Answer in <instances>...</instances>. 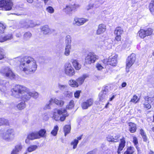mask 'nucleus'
<instances>
[{
    "instance_id": "44",
    "label": "nucleus",
    "mask_w": 154,
    "mask_h": 154,
    "mask_svg": "<svg viewBox=\"0 0 154 154\" xmlns=\"http://www.w3.org/2000/svg\"><path fill=\"white\" fill-rule=\"evenodd\" d=\"M3 51V49L0 47V60L4 59L5 57V54Z\"/></svg>"
},
{
    "instance_id": "6",
    "label": "nucleus",
    "mask_w": 154,
    "mask_h": 154,
    "mask_svg": "<svg viewBox=\"0 0 154 154\" xmlns=\"http://www.w3.org/2000/svg\"><path fill=\"white\" fill-rule=\"evenodd\" d=\"M98 59V56L94 52H89L85 58L84 65H91L92 63H94Z\"/></svg>"
},
{
    "instance_id": "23",
    "label": "nucleus",
    "mask_w": 154,
    "mask_h": 154,
    "mask_svg": "<svg viewBox=\"0 0 154 154\" xmlns=\"http://www.w3.org/2000/svg\"><path fill=\"white\" fill-rule=\"evenodd\" d=\"M72 63L76 70H78L81 69V65L79 63L77 60L74 59L73 60Z\"/></svg>"
},
{
    "instance_id": "42",
    "label": "nucleus",
    "mask_w": 154,
    "mask_h": 154,
    "mask_svg": "<svg viewBox=\"0 0 154 154\" xmlns=\"http://www.w3.org/2000/svg\"><path fill=\"white\" fill-rule=\"evenodd\" d=\"M22 148V146H16L15 148V149L13 150L11 154H17V152L18 151V149H21Z\"/></svg>"
},
{
    "instance_id": "27",
    "label": "nucleus",
    "mask_w": 154,
    "mask_h": 154,
    "mask_svg": "<svg viewBox=\"0 0 154 154\" xmlns=\"http://www.w3.org/2000/svg\"><path fill=\"white\" fill-rule=\"evenodd\" d=\"M70 130L71 127L70 125H66L64 126L63 127V131L65 136L70 132Z\"/></svg>"
},
{
    "instance_id": "5",
    "label": "nucleus",
    "mask_w": 154,
    "mask_h": 154,
    "mask_svg": "<svg viewBox=\"0 0 154 154\" xmlns=\"http://www.w3.org/2000/svg\"><path fill=\"white\" fill-rule=\"evenodd\" d=\"M0 136L3 140L9 141L15 137V132L13 128H9L1 129L0 130Z\"/></svg>"
},
{
    "instance_id": "62",
    "label": "nucleus",
    "mask_w": 154,
    "mask_h": 154,
    "mask_svg": "<svg viewBox=\"0 0 154 154\" xmlns=\"http://www.w3.org/2000/svg\"><path fill=\"white\" fill-rule=\"evenodd\" d=\"M153 122H154V115L153 116Z\"/></svg>"
},
{
    "instance_id": "55",
    "label": "nucleus",
    "mask_w": 154,
    "mask_h": 154,
    "mask_svg": "<svg viewBox=\"0 0 154 154\" xmlns=\"http://www.w3.org/2000/svg\"><path fill=\"white\" fill-rule=\"evenodd\" d=\"M109 104V102H108L106 104V105L104 107L105 108H107L108 107V105Z\"/></svg>"
},
{
    "instance_id": "37",
    "label": "nucleus",
    "mask_w": 154,
    "mask_h": 154,
    "mask_svg": "<svg viewBox=\"0 0 154 154\" xmlns=\"http://www.w3.org/2000/svg\"><path fill=\"white\" fill-rule=\"evenodd\" d=\"M139 101V99L138 97L136 95H133L132 98L131 99L130 102L136 104L138 103Z\"/></svg>"
},
{
    "instance_id": "17",
    "label": "nucleus",
    "mask_w": 154,
    "mask_h": 154,
    "mask_svg": "<svg viewBox=\"0 0 154 154\" xmlns=\"http://www.w3.org/2000/svg\"><path fill=\"white\" fill-rule=\"evenodd\" d=\"M4 71L5 72L2 73L4 75L11 79H14L15 78V74L9 68H5L4 69Z\"/></svg>"
},
{
    "instance_id": "11",
    "label": "nucleus",
    "mask_w": 154,
    "mask_h": 154,
    "mask_svg": "<svg viewBox=\"0 0 154 154\" xmlns=\"http://www.w3.org/2000/svg\"><path fill=\"white\" fill-rule=\"evenodd\" d=\"M80 5L78 4H74L73 5L69 4L66 5L63 8V10L66 12L69 13L72 11H75L79 8Z\"/></svg>"
},
{
    "instance_id": "28",
    "label": "nucleus",
    "mask_w": 154,
    "mask_h": 154,
    "mask_svg": "<svg viewBox=\"0 0 154 154\" xmlns=\"http://www.w3.org/2000/svg\"><path fill=\"white\" fill-rule=\"evenodd\" d=\"M69 85L72 88H77L78 87V85L76 80L70 79L69 81Z\"/></svg>"
},
{
    "instance_id": "50",
    "label": "nucleus",
    "mask_w": 154,
    "mask_h": 154,
    "mask_svg": "<svg viewBox=\"0 0 154 154\" xmlns=\"http://www.w3.org/2000/svg\"><path fill=\"white\" fill-rule=\"evenodd\" d=\"M140 134L141 136L146 134V133L144 131V130L142 129H141L140 130Z\"/></svg>"
},
{
    "instance_id": "63",
    "label": "nucleus",
    "mask_w": 154,
    "mask_h": 154,
    "mask_svg": "<svg viewBox=\"0 0 154 154\" xmlns=\"http://www.w3.org/2000/svg\"><path fill=\"white\" fill-rule=\"evenodd\" d=\"M153 56H154V52H153Z\"/></svg>"
},
{
    "instance_id": "60",
    "label": "nucleus",
    "mask_w": 154,
    "mask_h": 154,
    "mask_svg": "<svg viewBox=\"0 0 154 154\" xmlns=\"http://www.w3.org/2000/svg\"><path fill=\"white\" fill-rule=\"evenodd\" d=\"M65 86L64 85H62L60 86V87L62 88H65Z\"/></svg>"
},
{
    "instance_id": "25",
    "label": "nucleus",
    "mask_w": 154,
    "mask_h": 154,
    "mask_svg": "<svg viewBox=\"0 0 154 154\" xmlns=\"http://www.w3.org/2000/svg\"><path fill=\"white\" fill-rule=\"evenodd\" d=\"M124 32L123 28L120 26H117L114 30L115 35H122Z\"/></svg>"
},
{
    "instance_id": "53",
    "label": "nucleus",
    "mask_w": 154,
    "mask_h": 154,
    "mask_svg": "<svg viewBox=\"0 0 154 154\" xmlns=\"http://www.w3.org/2000/svg\"><path fill=\"white\" fill-rule=\"evenodd\" d=\"M26 1L29 3L31 4L33 2V0H26Z\"/></svg>"
},
{
    "instance_id": "43",
    "label": "nucleus",
    "mask_w": 154,
    "mask_h": 154,
    "mask_svg": "<svg viewBox=\"0 0 154 154\" xmlns=\"http://www.w3.org/2000/svg\"><path fill=\"white\" fill-rule=\"evenodd\" d=\"M81 92V90L76 91L74 93V97L76 99H79L80 96V93Z\"/></svg>"
},
{
    "instance_id": "54",
    "label": "nucleus",
    "mask_w": 154,
    "mask_h": 154,
    "mask_svg": "<svg viewBox=\"0 0 154 154\" xmlns=\"http://www.w3.org/2000/svg\"><path fill=\"white\" fill-rule=\"evenodd\" d=\"M82 135H81L79 137H78L77 138V140H78V141H79V140H81L82 138Z\"/></svg>"
},
{
    "instance_id": "26",
    "label": "nucleus",
    "mask_w": 154,
    "mask_h": 154,
    "mask_svg": "<svg viewBox=\"0 0 154 154\" xmlns=\"http://www.w3.org/2000/svg\"><path fill=\"white\" fill-rule=\"evenodd\" d=\"M135 152V149L134 147L132 146H129L128 147L124 152L126 154H133Z\"/></svg>"
},
{
    "instance_id": "46",
    "label": "nucleus",
    "mask_w": 154,
    "mask_h": 154,
    "mask_svg": "<svg viewBox=\"0 0 154 154\" xmlns=\"http://www.w3.org/2000/svg\"><path fill=\"white\" fill-rule=\"evenodd\" d=\"M12 38V35L11 34H8L5 36L3 37V39L5 40H8L11 39Z\"/></svg>"
},
{
    "instance_id": "31",
    "label": "nucleus",
    "mask_w": 154,
    "mask_h": 154,
    "mask_svg": "<svg viewBox=\"0 0 154 154\" xmlns=\"http://www.w3.org/2000/svg\"><path fill=\"white\" fill-rule=\"evenodd\" d=\"M8 120L3 118H0V126L9 125Z\"/></svg>"
},
{
    "instance_id": "35",
    "label": "nucleus",
    "mask_w": 154,
    "mask_h": 154,
    "mask_svg": "<svg viewBox=\"0 0 154 154\" xmlns=\"http://www.w3.org/2000/svg\"><path fill=\"white\" fill-rule=\"evenodd\" d=\"M116 36L114 39L115 44H117L119 42H121L122 40V35H115Z\"/></svg>"
},
{
    "instance_id": "45",
    "label": "nucleus",
    "mask_w": 154,
    "mask_h": 154,
    "mask_svg": "<svg viewBox=\"0 0 154 154\" xmlns=\"http://www.w3.org/2000/svg\"><path fill=\"white\" fill-rule=\"evenodd\" d=\"M46 10L47 11L50 13H53L54 12V8L51 6H49L46 8Z\"/></svg>"
},
{
    "instance_id": "24",
    "label": "nucleus",
    "mask_w": 154,
    "mask_h": 154,
    "mask_svg": "<svg viewBox=\"0 0 154 154\" xmlns=\"http://www.w3.org/2000/svg\"><path fill=\"white\" fill-rule=\"evenodd\" d=\"M39 139L41 137H45L46 135V130L45 129H41L37 132Z\"/></svg>"
},
{
    "instance_id": "15",
    "label": "nucleus",
    "mask_w": 154,
    "mask_h": 154,
    "mask_svg": "<svg viewBox=\"0 0 154 154\" xmlns=\"http://www.w3.org/2000/svg\"><path fill=\"white\" fill-rule=\"evenodd\" d=\"M64 101L62 100H59L55 98H51L49 101V104L47 106H50V105H52L53 103H55L56 105L61 107L64 104Z\"/></svg>"
},
{
    "instance_id": "57",
    "label": "nucleus",
    "mask_w": 154,
    "mask_h": 154,
    "mask_svg": "<svg viewBox=\"0 0 154 154\" xmlns=\"http://www.w3.org/2000/svg\"><path fill=\"white\" fill-rule=\"evenodd\" d=\"M149 154H154V152L151 150H150Z\"/></svg>"
},
{
    "instance_id": "9",
    "label": "nucleus",
    "mask_w": 154,
    "mask_h": 154,
    "mask_svg": "<svg viewBox=\"0 0 154 154\" xmlns=\"http://www.w3.org/2000/svg\"><path fill=\"white\" fill-rule=\"evenodd\" d=\"M13 3L11 0H0V8H4L6 11H9L12 8Z\"/></svg>"
},
{
    "instance_id": "56",
    "label": "nucleus",
    "mask_w": 154,
    "mask_h": 154,
    "mask_svg": "<svg viewBox=\"0 0 154 154\" xmlns=\"http://www.w3.org/2000/svg\"><path fill=\"white\" fill-rule=\"evenodd\" d=\"M87 154H94V153L93 151H90L88 152Z\"/></svg>"
},
{
    "instance_id": "1",
    "label": "nucleus",
    "mask_w": 154,
    "mask_h": 154,
    "mask_svg": "<svg viewBox=\"0 0 154 154\" xmlns=\"http://www.w3.org/2000/svg\"><path fill=\"white\" fill-rule=\"evenodd\" d=\"M29 90L26 87L20 85H17L11 89V95L16 98L20 99L22 101H27L31 97H34L36 93L29 92Z\"/></svg>"
},
{
    "instance_id": "4",
    "label": "nucleus",
    "mask_w": 154,
    "mask_h": 154,
    "mask_svg": "<svg viewBox=\"0 0 154 154\" xmlns=\"http://www.w3.org/2000/svg\"><path fill=\"white\" fill-rule=\"evenodd\" d=\"M120 135L119 134H116L114 137L111 135H108L106 137V140L109 142L117 143L119 140L117 152L118 154H120L121 152L125 148L126 145V139L124 137H122L119 139Z\"/></svg>"
},
{
    "instance_id": "29",
    "label": "nucleus",
    "mask_w": 154,
    "mask_h": 154,
    "mask_svg": "<svg viewBox=\"0 0 154 154\" xmlns=\"http://www.w3.org/2000/svg\"><path fill=\"white\" fill-rule=\"evenodd\" d=\"M132 142L134 143V145L135 146L136 149H137V151L138 152L140 149L138 146L139 144L138 139L136 136L133 137Z\"/></svg>"
},
{
    "instance_id": "10",
    "label": "nucleus",
    "mask_w": 154,
    "mask_h": 154,
    "mask_svg": "<svg viewBox=\"0 0 154 154\" xmlns=\"http://www.w3.org/2000/svg\"><path fill=\"white\" fill-rule=\"evenodd\" d=\"M71 36L69 35H67L65 40L66 46L64 52V54L66 56H68L70 54V50L71 49Z\"/></svg>"
},
{
    "instance_id": "49",
    "label": "nucleus",
    "mask_w": 154,
    "mask_h": 154,
    "mask_svg": "<svg viewBox=\"0 0 154 154\" xmlns=\"http://www.w3.org/2000/svg\"><path fill=\"white\" fill-rule=\"evenodd\" d=\"M96 67L98 70H100L102 69L103 67L99 63H97L96 65Z\"/></svg>"
},
{
    "instance_id": "3",
    "label": "nucleus",
    "mask_w": 154,
    "mask_h": 154,
    "mask_svg": "<svg viewBox=\"0 0 154 154\" xmlns=\"http://www.w3.org/2000/svg\"><path fill=\"white\" fill-rule=\"evenodd\" d=\"M74 106V101L73 100H71L66 106V108L54 109L52 113V118L56 121H64L66 119V118L69 116L67 109H72Z\"/></svg>"
},
{
    "instance_id": "59",
    "label": "nucleus",
    "mask_w": 154,
    "mask_h": 154,
    "mask_svg": "<svg viewBox=\"0 0 154 154\" xmlns=\"http://www.w3.org/2000/svg\"><path fill=\"white\" fill-rule=\"evenodd\" d=\"M68 94H69V96H72V92H70L69 94H67V96Z\"/></svg>"
},
{
    "instance_id": "19",
    "label": "nucleus",
    "mask_w": 154,
    "mask_h": 154,
    "mask_svg": "<svg viewBox=\"0 0 154 154\" xmlns=\"http://www.w3.org/2000/svg\"><path fill=\"white\" fill-rule=\"evenodd\" d=\"M107 64L111 65L113 66H116L117 63V57L114 56L112 57H109L107 62Z\"/></svg>"
},
{
    "instance_id": "7",
    "label": "nucleus",
    "mask_w": 154,
    "mask_h": 154,
    "mask_svg": "<svg viewBox=\"0 0 154 154\" xmlns=\"http://www.w3.org/2000/svg\"><path fill=\"white\" fill-rule=\"evenodd\" d=\"M64 71L65 75L69 77H72L74 75L75 73L74 69L69 63H66L65 65Z\"/></svg>"
},
{
    "instance_id": "2",
    "label": "nucleus",
    "mask_w": 154,
    "mask_h": 154,
    "mask_svg": "<svg viewBox=\"0 0 154 154\" xmlns=\"http://www.w3.org/2000/svg\"><path fill=\"white\" fill-rule=\"evenodd\" d=\"M20 64L18 68L20 70L30 74L36 70L37 65L34 59L29 56H25L19 59Z\"/></svg>"
},
{
    "instance_id": "61",
    "label": "nucleus",
    "mask_w": 154,
    "mask_h": 154,
    "mask_svg": "<svg viewBox=\"0 0 154 154\" xmlns=\"http://www.w3.org/2000/svg\"><path fill=\"white\" fill-rule=\"evenodd\" d=\"M152 131L154 132V127H153L152 128Z\"/></svg>"
},
{
    "instance_id": "8",
    "label": "nucleus",
    "mask_w": 154,
    "mask_h": 154,
    "mask_svg": "<svg viewBox=\"0 0 154 154\" xmlns=\"http://www.w3.org/2000/svg\"><path fill=\"white\" fill-rule=\"evenodd\" d=\"M153 29L151 28H148L146 30L140 29L138 32L139 37L144 38L146 36L151 35L153 33Z\"/></svg>"
},
{
    "instance_id": "48",
    "label": "nucleus",
    "mask_w": 154,
    "mask_h": 154,
    "mask_svg": "<svg viewBox=\"0 0 154 154\" xmlns=\"http://www.w3.org/2000/svg\"><path fill=\"white\" fill-rule=\"evenodd\" d=\"M143 141L145 142H147L148 143H149V141H148V139L147 137V136L146 135V134L144 135V136H142Z\"/></svg>"
},
{
    "instance_id": "38",
    "label": "nucleus",
    "mask_w": 154,
    "mask_h": 154,
    "mask_svg": "<svg viewBox=\"0 0 154 154\" xmlns=\"http://www.w3.org/2000/svg\"><path fill=\"white\" fill-rule=\"evenodd\" d=\"M149 9L151 12H154V1L152 0L149 5Z\"/></svg>"
},
{
    "instance_id": "40",
    "label": "nucleus",
    "mask_w": 154,
    "mask_h": 154,
    "mask_svg": "<svg viewBox=\"0 0 154 154\" xmlns=\"http://www.w3.org/2000/svg\"><path fill=\"white\" fill-rule=\"evenodd\" d=\"M32 37L31 33L29 32H26L23 35L24 38L28 40L30 38Z\"/></svg>"
},
{
    "instance_id": "64",
    "label": "nucleus",
    "mask_w": 154,
    "mask_h": 154,
    "mask_svg": "<svg viewBox=\"0 0 154 154\" xmlns=\"http://www.w3.org/2000/svg\"><path fill=\"white\" fill-rule=\"evenodd\" d=\"M125 154V153L124 152V154Z\"/></svg>"
},
{
    "instance_id": "21",
    "label": "nucleus",
    "mask_w": 154,
    "mask_h": 154,
    "mask_svg": "<svg viewBox=\"0 0 154 154\" xmlns=\"http://www.w3.org/2000/svg\"><path fill=\"white\" fill-rule=\"evenodd\" d=\"M41 31L43 34L46 35L51 32V30L48 25H45L40 28Z\"/></svg>"
},
{
    "instance_id": "13",
    "label": "nucleus",
    "mask_w": 154,
    "mask_h": 154,
    "mask_svg": "<svg viewBox=\"0 0 154 154\" xmlns=\"http://www.w3.org/2000/svg\"><path fill=\"white\" fill-rule=\"evenodd\" d=\"M88 20L87 19L75 17L74 18L73 24L74 25L79 26L83 25Z\"/></svg>"
},
{
    "instance_id": "34",
    "label": "nucleus",
    "mask_w": 154,
    "mask_h": 154,
    "mask_svg": "<svg viewBox=\"0 0 154 154\" xmlns=\"http://www.w3.org/2000/svg\"><path fill=\"white\" fill-rule=\"evenodd\" d=\"M134 63V62H133L127 58L126 61V69H129L133 65Z\"/></svg>"
},
{
    "instance_id": "30",
    "label": "nucleus",
    "mask_w": 154,
    "mask_h": 154,
    "mask_svg": "<svg viewBox=\"0 0 154 154\" xmlns=\"http://www.w3.org/2000/svg\"><path fill=\"white\" fill-rule=\"evenodd\" d=\"M85 77L84 76H82L76 79V81L79 86L82 85L84 82L85 80Z\"/></svg>"
},
{
    "instance_id": "14",
    "label": "nucleus",
    "mask_w": 154,
    "mask_h": 154,
    "mask_svg": "<svg viewBox=\"0 0 154 154\" xmlns=\"http://www.w3.org/2000/svg\"><path fill=\"white\" fill-rule=\"evenodd\" d=\"M38 139H39V137L37 134V132H31L28 134L27 138L25 140V142L27 143L29 140H33Z\"/></svg>"
},
{
    "instance_id": "36",
    "label": "nucleus",
    "mask_w": 154,
    "mask_h": 154,
    "mask_svg": "<svg viewBox=\"0 0 154 154\" xmlns=\"http://www.w3.org/2000/svg\"><path fill=\"white\" fill-rule=\"evenodd\" d=\"M127 58L134 63L136 59V55L134 53H132Z\"/></svg>"
},
{
    "instance_id": "22",
    "label": "nucleus",
    "mask_w": 154,
    "mask_h": 154,
    "mask_svg": "<svg viewBox=\"0 0 154 154\" xmlns=\"http://www.w3.org/2000/svg\"><path fill=\"white\" fill-rule=\"evenodd\" d=\"M107 94V91H106L105 89L101 91L98 95L99 101H102L105 98Z\"/></svg>"
},
{
    "instance_id": "12",
    "label": "nucleus",
    "mask_w": 154,
    "mask_h": 154,
    "mask_svg": "<svg viewBox=\"0 0 154 154\" xmlns=\"http://www.w3.org/2000/svg\"><path fill=\"white\" fill-rule=\"evenodd\" d=\"M154 99V97H149L148 96H146L144 97L145 103H143V107L147 110L151 108V106L150 103H151L153 101V100Z\"/></svg>"
},
{
    "instance_id": "33",
    "label": "nucleus",
    "mask_w": 154,
    "mask_h": 154,
    "mask_svg": "<svg viewBox=\"0 0 154 154\" xmlns=\"http://www.w3.org/2000/svg\"><path fill=\"white\" fill-rule=\"evenodd\" d=\"M59 130V128L57 125H55L51 132V134L54 136H56L57 133Z\"/></svg>"
},
{
    "instance_id": "41",
    "label": "nucleus",
    "mask_w": 154,
    "mask_h": 154,
    "mask_svg": "<svg viewBox=\"0 0 154 154\" xmlns=\"http://www.w3.org/2000/svg\"><path fill=\"white\" fill-rule=\"evenodd\" d=\"M79 143L78 140L76 139H75L71 143V144L73 146V148L75 149L77 146V145Z\"/></svg>"
},
{
    "instance_id": "32",
    "label": "nucleus",
    "mask_w": 154,
    "mask_h": 154,
    "mask_svg": "<svg viewBox=\"0 0 154 154\" xmlns=\"http://www.w3.org/2000/svg\"><path fill=\"white\" fill-rule=\"evenodd\" d=\"M20 103H18L17 105V107L19 110H21L24 108L25 107V102L26 101H22Z\"/></svg>"
},
{
    "instance_id": "20",
    "label": "nucleus",
    "mask_w": 154,
    "mask_h": 154,
    "mask_svg": "<svg viewBox=\"0 0 154 154\" xmlns=\"http://www.w3.org/2000/svg\"><path fill=\"white\" fill-rule=\"evenodd\" d=\"M129 126V131L131 133L135 132L137 130L136 124L132 122H129L128 123Z\"/></svg>"
},
{
    "instance_id": "39",
    "label": "nucleus",
    "mask_w": 154,
    "mask_h": 154,
    "mask_svg": "<svg viewBox=\"0 0 154 154\" xmlns=\"http://www.w3.org/2000/svg\"><path fill=\"white\" fill-rule=\"evenodd\" d=\"M37 148V146L35 145H32L29 146L27 149L28 152H30L34 151Z\"/></svg>"
},
{
    "instance_id": "16",
    "label": "nucleus",
    "mask_w": 154,
    "mask_h": 154,
    "mask_svg": "<svg viewBox=\"0 0 154 154\" xmlns=\"http://www.w3.org/2000/svg\"><path fill=\"white\" fill-rule=\"evenodd\" d=\"M93 103V100L92 99L90 98L83 102L81 104V107L83 109H85L92 106Z\"/></svg>"
},
{
    "instance_id": "51",
    "label": "nucleus",
    "mask_w": 154,
    "mask_h": 154,
    "mask_svg": "<svg viewBox=\"0 0 154 154\" xmlns=\"http://www.w3.org/2000/svg\"><path fill=\"white\" fill-rule=\"evenodd\" d=\"M127 85V83L125 82H123L121 85L122 87L123 88L125 87Z\"/></svg>"
},
{
    "instance_id": "52",
    "label": "nucleus",
    "mask_w": 154,
    "mask_h": 154,
    "mask_svg": "<svg viewBox=\"0 0 154 154\" xmlns=\"http://www.w3.org/2000/svg\"><path fill=\"white\" fill-rule=\"evenodd\" d=\"M116 95H113L109 99V101H111L113 100V99L115 98Z\"/></svg>"
},
{
    "instance_id": "47",
    "label": "nucleus",
    "mask_w": 154,
    "mask_h": 154,
    "mask_svg": "<svg viewBox=\"0 0 154 154\" xmlns=\"http://www.w3.org/2000/svg\"><path fill=\"white\" fill-rule=\"evenodd\" d=\"M5 28V27L4 25L0 23V32H3Z\"/></svg>"
},
{
    "instance_id": "58",
    "label": "nucleus",
    "mask_w": 154,
    "mask_h": 154,
    "mask_svg": "<svg viewBox=\"0 0 154 154\" xmlns=\"http://www.w3.org/2000/svg\"><path fill=\"white\" fill-rule=\"evenodd\" d=\"M48 1V0H44V1L45 4H46Z\"/></svg>"
},
{
    "instance_id": "18",
    "label": "nucleus",
    "mask_w": 154,
    "mask_h": 154,
    "mask_svg": "<svg viewBox=\"0 0 154 154\" xmlns=\"http://www.w3.org/2000/svg\"><path fill=\"white\" fill-rule=\"evenodd\" d=\"M106 30V25L103 23L99 24L96 32L97 35H100L103 33Z\"/></svg>"
}]
</instances>
